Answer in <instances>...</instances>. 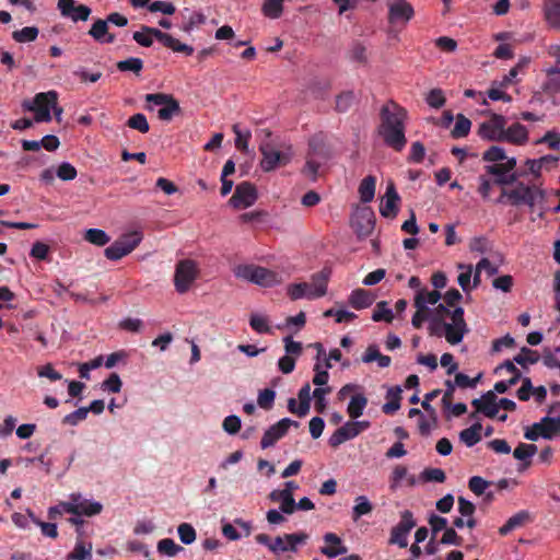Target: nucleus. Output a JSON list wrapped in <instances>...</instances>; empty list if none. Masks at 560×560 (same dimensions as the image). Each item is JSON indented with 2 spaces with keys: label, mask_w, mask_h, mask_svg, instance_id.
I'll use <instances>...</instances> for the list:
<instances>
[{
  "label": "nucleus",
  "mask_w": 560,
  "mask_h": 560,
  "mask_svg": "<svg viewBox=\"0 0 560 560\" xmlns=\"http://www.w3.org/2000/svg\"><path fill=\"white\" fill-rule=\"evenodd\" d=\"M541 423L545 431L550 435V440L555 436H560V416L541 418Z\"/></svg>",
  "instance_id": "51"
},
{
  "label": "nucleus",
  "mask_w": 560,
  "mask_h": 560,
  "mask_svg": "<svg viewBox=\"0 0 560 560\" xmlns=\"http://www.w3.org/2000/svg\"><path fill=\"white\" fill-rule=\"evenodd\" d=\"M89 35L100 43L112 44L115 42V35L108 34V23L106 20L97 19L90 28Z\"/></svg>",
  "instance_id": "27"
},
{
  "label": "nucleus",
  "mask_w": 560,
  "mask_h": 560,
  "mask_svg": "<svg viewBox=\"0 0 560 560\" xmlns=\"http://www.w3.org/2000/svg\"><path fill=\"white\" fill-rule=\"evenodd\" d=\"M499 369H505L508 372L513 373V376L508 381H499L494 384L493 392L504 394L508 392L510 387L516 385L520 382V380L522 378V373L510 360L504 361L500 366H498L497 370Z\"/></svg>",
  "instance_id": "22"
},
{
  "label": "nucleus",
  "mask_w": 560,
  "mask_h": 560,
  "mask_svg": "<svg viewBox=\"0 0 560 560\" xmlns=\"http://www.w3.org/2000/svg\"><path fill=\"white\" fill-rule=\"evenodd\" d=\"M276 392L270 388H265L259 392L257 404L261 409L270 410L273 406Z\"/></svg>",
  "instance_id": "59"
},
{
  "label": "nucleus",
  "mask_w": 560,
  "mask_h": 560,
  "mask_svg": "<svg viewBox=\"0 0 560 560\" xmlns=\"http://www.w3.org/2000/svg\"><path fill=\"white\" fill-rule=\"evenodd\" d=\"M457 268L465 270L464 272L459 273V276L457 278L458 284L465 292L470 291L471 290L470 281H471L472 266L465 265V264H458Z\"/></svg>",
  "instance_id": "54"
},
{
  "label": "nucleus",
  "mask_w": 560,
  "mask_h": 560,
  "mask_svg": "<svg viewBox=\"0 0 560 560\" xmlns=\"http://www.w3.org/2000/svg\"><path fill=\"white\" fill-rule=\"evenodd\" d=\"M351 224L359 237H366L374 230L375 215L370 208L359 209L352 217Z\"/></svg>",
  "instance_id": "14"
},
{
  "label": "nucleus",
  "mask_w": 560,
  "mask_h": 560,
  "mask_svg": "<svg viewBox=\"0 0 560 560\" xmlns=\"http://www.w3.org/2000/svg\"><path fill=\"white\" fill-rule=\"evenodd\" d=\"M481 430H482V424L479 421H477L469 428L460 431L459 440L466 446L471 447L481 441V434H480Z\"/></svg>",
  "instance_id": "30"
},
{
  "label": "nucleus",
  "mask_w": 560,
  "mask_h": 560,
  "mask_svg": "<svg viewBox=\"0 0 560 560\" xmlns=\"http://www.w3.org/2000/svg\"><path fill=\"white\" fill-rule=\"evenodd\" d=\"M299 488L294 481H287L284 489L273 490L269 494L272 502H280V511L284 514H292L296 510L295 500L293 497L294 490Z\"/></svg>",
  "instance_id": "11"
},
{
  "label": "nucleus",
  "mask_w": 560,
  "mask_h": 560,
  "mask_svg": "<svg viewBox=\"0 0 560 560\" xmlns=\"http://www.w3.org/2000/svg\"><path fill=\"white\" fill-rule=\"evenodd\" d=\"M506 159V154L503 148L492 145L482 154V160L487 162L501 163Z\"/></svg>",
  "instance_id": "60"
},
{
  "label": "nucleus",
  "mask_w": 560,
  "mask_h": 560,
  "mask_svg": "<svg viewBox=\"0 0 560 560\" xmlns=\"http://www.w3.org/2000/svg\"><path fill=\"white\" fill-rule=\"evenodd\" d=\"M89 415V409L85 407H80L77 410L68 413L63 417L62 423L69 425H78L81 421L85 420Z\"/></svg>",
  "instance_id": "58"
},
{
  "label": "nucleus",
  "mask_w": 560,
  "mask_h": 560,
  "mask_svg": "<svg viewBox=\"0 0 560 560\" xmlns=\"http://www.w3.org/2000/svg\"><path fill=\"white\" fill-rule=\"evenodd\" d=\"M58 9L62 16L70 18L73 22L86 21L91 14L88 5H77L74 0H58Z\"/></svg>",
  "instance_id": "17"
},
{
  "label": "nucleus",
  "mask_w": 560,
  "mask_h": 560,
  "mask_svg": "<svg viewBox=\"0 0 560 560\" xmlns=\"http://www.w3.org/2000/svg\"><path fill=\"white\" fill-rule=\"evenodd\" d=\"M56 101H58V93L56 91L40 92L34 96L33 101H23L22 107L25 110L50 109Z\"/></svg>",
  "instance_id": "20"
},
{
  "label": "nucleus",
  "mask_w": 560,
  "mask_h": 560,
  "mask_svg": "<svg viewBox=\"0 0 560 560\" xmlns=\"http://www.w3.org/2000/svg\"><path fill=\"white\" fill-rule=\"evenodd\" d=\"M331 271L328 268H324L320 271L312 275L311 277V289L308 291V300L322 298L327 293V284L330 278Z\"/></svg>",
  "instance_id": "19"
},
{
  "label": "nucleus",
  "mask_w": 560,
  "mask_h": 560,
  "mask_svg": "<svg viewBox=\"0 0 560 560\" xmlns=\"http://www.w3.org/2000/svg\"><path fill=\"white\" fill-rule=\"evenodd\" d=\"M400 201V196L398 195L395 184L389 182L386 187V192L383 198V201L380 206V212L384 218H395L398 212V203Z\"/></svg>",
  "instance_id": "18"
},
{
  "label": "nucleus",
  "mask_w": 560,
  "mask_h": 560,
  "mask_svg": "<svg viewBox=\"0 0 560 560\" xmlns=\"http://www.w3.org/2000/svg\"><path fill=\"white\" fill-rule=\"evenodd\" d=\"M540 357L537 351L532 350L527 347L521 348L518 354H516L513 359V363H517L523 368H526L527 364H535L539 361Z\"/></svg>",
  "instance_id": "38"
},
{
  "label": "nucleus",
  "mask_w": 560,
  "mask_h": 560,
  "mask_svg": "<svg viewBox=\"0 0 560 560\" xmlns=\"http://www.w3.org/2000/svg\"><path fill=\"white\" fill-rule=\"evenodd\" d=\"M283 0H265L262 4V13L269 19H278L283 11Z\"/></svg>",
  "instance_id": "46"
},
{
  "label": "nucleus",
  "mask_w": 560,
  "mask_h": 560,
  "mask_svg": "<svg viewBox=\"0 0 560 560\" xmlns=\"http://www.w3.org/2000/svg\"><path fill=\"white\" fill-rule=\"evenodd\" d=\"M259 151L262 155L260 166L265 172H271L279 166H284L291 160L290 154L280 152L268 141L260 143Z\"/></svg>",
  "instance_id": "8"
},
{
  "label": "nucleus",
  "mask_w": 560,
  "mask_h": 560,
  "mask_svg": "<svg viewBox=\"0 0 560 560\" xmlns=\"http://www.w3.org/2000/svg\"><path fill=\"white\" fill-rule=\"evenodd\" d=\"M331 392L330 387H317L313 392V397L315 398V409L317 412L323 413L326 409L327 401L325 399V395Z\"/></svg>",
  "instance_id": "63"
},
{
  "label": "nucleus",
  "mask_w": 560,
  "mask_h": 560,
  "mask_svg": "<svg viewBox=\"0 0 560 560\" xmlns=\"http://www.w3.org/2000/svg\"><path fill=\"white\" fill-rule=\"evenodd\" d=\"M376 178L375 176L369 175L364 177L359 186L360 200L363 203L371 202L375 196Z\"/></svg>",
  "instance_id": "31"
},
{
  "label": "nucleus",
  "mask_w": 560,
  "mask_h": 560,
  "mask_svg": "<svg viewBox=\"0 0 560 560\" xmlns=\"http://www.w3.org/2000/svg\"><path fill=\"white\" fill-rule=\"evenodd\" d=\"M420 478L424 482H444L446 479V475L443 469L441 468H425L421 475Z\"/></svg>",
  "instance_id": "55"
},
{
  "label": "nucleus",
  "mask_w": 560,
  "mask_h": 560,
  "mask_svg": "<svg viewBox=\"0 0 560 560\" xmlns=\"http://www.w3.org/2000/svg\"><path fill=\"white\" fill-rule=\"evenodd\" d=\"M234 273L237 278L262 287H272L279 283L277 272L260 266L240 265L235 268Z\"/></svg>",
  "instance_id": "3"
},
{
  "label": "nucleus",
  "mask_w": 560,
  "mask_h": 560,
  "mask_svg": "<svg viewBox=\"0 0 560 560\" xmlns=\"http://www.w3.org/2000/svg\"><path fill=\"white\" fill-rule=\"evenodd\" d=\"M528 140L527 128L520 124H512L509 128H503L502 141L510 142L516 145L525 144Z\"/></svg>",
  "instance_id": "23"
},
{
  "label": "nucleus",
  "mask_w": 560,
  "mask_h": 560,
  "mask_svg": "<svg viewBox=\"0 0 560 560\" xmlns=\"http://www.w3.org/2000/svg\"><path fill=\"white\" fill-rule=\"evenodd\" d=\"M425 101L430 107L438 109V108H441L442 106H444L446 98L441 89H432L428 93Z\"/></svg>",
  "instance_id": "61"
},
{
  "label": "nucleus",
  "mask_w": 560,
  "mask_h": 560,
  "mask_svg": "<svg viewBox=\"0 0 560 560\" xmlns=\"http://www.w3.org/2000/svg\"><path fill=\"white\" fill-rule=\"evenodd\" d=\"M323 539L327 546L322 547L320 552L326 557L336 558L347 553L348 548L342 544L341 538L335 533H326Z\"/></svg>",
  "instance_id": "21"
},
{
  "label": "nucleus",
  "mask_w": 560,
  "mask_h": 560,
  "mask_svg": "<svg viewBox=\"0 0 560 560\" xmlns=\"http://www.w3.org/2000/svg\"><path fill=\"white\" fill-rule=\"evenodd\" d=\"M373 511V504L365 495L355 498V504L352 508V520L355 522L361 516L368 515Z\"/></svg>",
  "instance_id": "37"
},
{
  "label": "nucleus",
  "mask_w": 560,
  "mask_h": 560,
  "mask_svg": "<svg viewBox=\"0 0 560 560\" xmlns=\"http://www.w3.org/2000/svg\"><path fill=\"white\" fill-rule=\"evenodd\" d=\"M476 412L482 413L487 418L494 419L499 413L498 397L494 392L488 390L480 398L471 401Z\"/></svg>",
  "instance_id": "16"
},
{
  "label": "nucleus",
  "mask_w": 560,
  "mask_h": 560,
  "mask_svg": "<svg viewBox=\"0 0 560 560\" xmlns=\"http://www.w3.org/2000/svg\"><path fill=\"white\" fill-rule=\"evenodd\" d=\"M256 199L257 190L255 186L249 182H242L236 186L235 191L230 198L229 202L236 209H245L253 206Z\"/></svg>",
  "instance_id": "13"
},
{
  "label": "nucleus",
  "mask_w": 560,
  "mask_h": 560,
  "mask_svg": "<svg viewBox=\"0 0 560 560\" xmlns=\"http://www.w3.org/2000/svg\"><path fill=\"white\" fill-rule=\"evenodd\" d=\"M142 234L140 232H131L122 235L105 248V257L109 260H119L130 254L141 242Z\"/></svg>",
  "instance_id": "6"
},
{
  "label": "nucleus",
  "mask_w": 560,
  "mask_h": 560,
  "mask_svg": "<svg viewBox=\"0 0 560 560\" xmlns=\"http://www.w3.org/2000/svg\"><path fill=\"white\" fill-rule=\"evenodd\" d=\"M524 438L529 441H537L539 438L550 440V435L545 431L541 421L534 423L524 432Z\"/></svg>",
  "instance_id": "53"
},
{
  "label": "nucleus",
  "mask_w": 560,
  "mask_h": 560,
  "mask_svg": "<svg viewBox=\"0 0 560 560\" xmlns=\"http://www.w3.org/2000/svg\"><path fill=\"white\" fill-rule=\"evenodd\" d=\"M249 326L258 334H271L269 320L266 316L259 314H252L249 318Z\"/></svg>",
  "instance_id": "47"
},
{
  "label": "nucleus",
  "mask_w": 560,
  "mask_h": 560,
  "mask_svg": "<svg viewBox=\"0 0 560 560\" xmlns=\"http://www.w3.org/2000/svg\"><path fill=\"white\" fill-rule=\"evenodd\" d=\"M287 551L296 552L298 545H303L307 541L308 535L304 532L284 534Z\"/></svg>",
  "instance_id": "45"
},
{
  "label": "nucleus",
  "mask_w": 560,
  "mask_h": 560,
  "mask_svg": "<svg viewBox=\"0 0 560 560\" xmlns=\"http://www.w3.org/2000/svg\"><path fill=\"white\" fill-rule=\"evenodd\" d=\"M127 126L142 133H147L150 130L147 117L141 113L135 114L131 117H129V119L127 120Z\"/></svg>",
  "instance_id": "52"
},
{
  "label": "nucleus",
  "mask_w": 560,
  "mask_h": 560,
  "mask_svg": "<svg viewBox=\"0 0 560 560\" xmlns=\"http://www.w3.org/2000/svg\"><path fill=\"white\" fill-rule=\"evenodd\" d=\"M199 268L195 260L183 259L176 264L174 285L178 293H186L198 278Z\"/></svg>",
  "instance_id": "5"
},
{
  "label": "nucleus",
  "mask_w": 560,
  "mask_h": 560,
  "mask_svg": "<svg viewBox=\"0 0 560 560\" xmlns=\"http://www.w3.org/2000/svg\"><path fill=\"white\" fill-rule=\"evenodd\" d=\"M311 284L307 282L293 283L288 287V295L291 300H300L302 298L308 299V291Z\"/></svg>",
  "instance_id": "50"
},
{
  "label": "nucleus",
  "mask_w": 560,
  "mask_h": 560,
  "mask_svg": "<svg viewBox=\"0 0 560 560\" xmlns=\"http://www.w3.org/2000/svg\"><path fill=\"white\" fill-rule=\"evenodd\" d=\"M386 398L389 400L383 405L382 410L386 415H393L400 408V399H401L400 386L390 387L387 392Z\"/></svg>",
  "instance_id": "32"
},
{
  "label": "nucleus",
  "mask_w": 560,
  "mask_h": 560,
  "mask_svg": "<svg viewBox=\"0 0 560 560\" xmlns=\"http://www.w3.org/2000/svg\"><path fill=\"white\" fill-rule=\"evenodd\" d=\"M505 126L506 118L503 115L491 113L490 119L479 125L477 133L481 139L501 142Z\"/></svg>",
  "instance_id": "9"
},
{
  "label": "nucleus",
  "mask_w": 560,
  "mask_h": 560,
  "mask_svg": "<svg viewBox=\"0 0 560 560\" xmlns=\"http://www.w3.org/2000/svg\"><path fill=\"white\" fill-rule=\"evenodd\" d=\"M529 521V513L527 511H520L511 516L505 524L500 527L499 533L502 536L508 535L512 530L524 526Z\"/></svg>",
  "instance_id": "29"
},
{
  "label": "nucleus",
  "mask_w": 560,
  "mask_h": 560,
  "mask_svg": "<svg viewBox=\"0 0 560 560\" xmlns=\"http://www.w3.org/2000/svg\"><path fill=\"white\" fill-rule=\"evenodd\" d=\"M84 238L89 243L97 245V246H104L110 240L109 236L106 234V232L103 230H100V229H89L85 232Z\"/></svg>",
  "instance_id": "48"
},
{
  "label": "nucleus",
  "mask_w": 560,
  "mask_h": 560,
  "mask_svg": "<svg viewBox=\"0 0 560 560\" xmlns=\"http://www.w3.org/2000/svg\"><path fill=\"white\" fill-rule=\"evenodd\" d=\"M419 298L423 306H427L428 304L435 305L441 300L442 295L438 290L428 291L427 289H420L417 291L415 299Z\"/></svg>",
  "instance_id": "57"
},
{
  "label": "nucleus",
  "mask_w": 560,
  "mask_h": 560,
  "mask_svg": "<svg viewBox=\"0 0 560 560\" xmlns=\"http://www.w3.org/2000/svg\"><path fill=\"white\" fill-rule=\"evenodd\" d=\"M407 110L394 101L384 104L380 112L378 135L384 143L397 152L402 151L406 138Z\"/></svg>",
  "instance_id": "2"
},
{
  "label": "nucleus",
  "mask_w": 560,
  "mask_h": 560,
  "mask_svg": "<svg viewBox=\"0 0 560 560\" xmlns=\"http://www.w3.org/2000/svg\"><path fill=\"white\" fill-rule=\"evenodd\" d=\"M544 197V191L537 187H530L522 182H518L514 189L510 190L509 202L512 206L526 205L533 208L536 203V197Z\"/></svg>",
  "instance_id": "10"
},
{
  "label": "nucleus",
  "mask_w": 560,
  "mask_h": 560,
  "mask_svg": "<svg viewBox=\"0 0 560 560\" xmlns=\"http://www.w3.org/2000/svg\"><path fill=\"white\" fill-rule=\"evenodd\" d=\"M375 296L368 290L355 289L349 295V304L355 310H363L373 304Z\"/></svg>",
  "instance_id": "28"
},
{
  "label": "nucleus",
  "mask_w": 560,
  "mask_h": 560,
  "mask_svg": "<svg viewBox=\"0 0 560 560\" xmlns=\"http://www.w3.org/2000/svg\"><path fill=\"white\" fill-rule=\"evenodd\" d=\"M471 127V121L465 117L463 114H458L456 117L455 126L451 132L452 137L455 139L466 137Z\"/></svg>",
  "instance_id": "43"
},
{
  "label": "nucleus",
  "mask_w": 560,
  "mask_h": 560,
  "mask_svg": "<svg viewBox=\"0 0 560 560\" xmlns=\"http://www.w3.org/2000/svg\"><path fill=\"white\" fill-rule=\"evenodd\" d=\"M153 32H162L159 28L141 25L140 31L132 35L133 40L142 47H151L155 35Z\"/></svg>",
  "instance_id": "35"
},
{
  "label": "nucleus",
  "mask_w": 560,
  "mask_h": 560,
  "mask_svg": "<svg viewBox=\"0 0 560 560\" xmlns=\"http://www.w3.org/2000/svg\"><path fill=\"white\" fill-rule=\"evenodd\" d=\"M116 67L121 72L131 71L135 74L139 75L141 70L143 69V61L137 57H130L125 60H120L116 63Z\"/></svg>",
  "instance_id": "44"
},
{
  "label": "nucleus",
  "mask_w": 560,
  "mask_h": 560,
  "mask_svg": "<svg viewBox=\"0 0 560 560\" xmlns=\"http://www.w3.org/2000/svg\"><path fill=\"white\" fill-rule=\"evenodd\" d=\"M415 15L412 5L406 0L388 2V22L390 24L408 23Z\"/></svg>",
  "instance_id": "15"
},
{
  "label": "nucleus",
  "mask_w": 560,
  "mask_h": 560,
  "mask_svg": "<svg viewBox=\"0 0 560 560\" xmlns=\"http://www.w3.org/2000/svg\"><path fill=\"white\" fill-rule=\"evenodd\" d=\"M298 397L300 400L298 406V416L303 418L308 413L311 408V385L308 383L304 384L300 388Z\"/></svg>",
  "instance_id": "36"
},
{
  "label": "nucleus",
  "mask_w": 560,
  "mask_h": 560,
  "mask_svg": "<svg viewBox=\"0 0 560 560\" xmlns=\"http://www.w3.org/2000/svg\"><path fill=\"white\" fill-rule=\"evenodd\" d=\"M39 30L36 26H25L12 33V38L16 43L34 42L38 36Z\"/></svg>",
  "instance_id": "42"
},
{
  "label": "nucleus",
  "mask_w": 560,
  "mask_h": 560,
  "mask_svg": "<svg viewBox=\"0 0 560 560\" xmlns=\"http://www.w3.org/2000/svg\"><path fill=\"white\" fill-rule=\"evenodd\" d=\"M183 550V547L177 545L171 538L161 539L158 542V551L162 555H166L168 557H175L179 551Z\"/></svg>",
  "instance_id": "49"
},
{
  "label": "nucleus",
  "mask_w": 560,
  "mask_h": 560,
  "mask_svg": "<svg viewBox=\"0 0 560 560\" xmlns=\"http://www.w3.org/2000/svg\"><path fill=\"white\" fill-rule=\"evenodd\" d=\"M60 506L66 513L74 516H95L103 511L102 503L82 498L80 493L70 494L68 502H61Z\"/></svg>",
  "instance_id": "4"
},
{
  "label": "nucleus",
  "mask_w": 560,
  "mask_h": 560,
  "mask_svg": "<svg viewBox=\"0 0 560 560\" xmlns=\"http://www.w3.org/2000/svg\"><path fill=\"white\" fill-rule=\"evenodd\" d=\"M155 35V39L163 44V46L172 49L174 52H182L186 56H191L194 52V47L180 43L178 39L174 38L171 34L164 32H153Z\"/></svg>",
  "instance_id": "24"
},
{
  "label": "nucleus",
  "mask_w": 560,
  "mask_h": 560,
  "mask_svg": "<svg viewBox=\"0 0 560 560\" xmlns=\"http://www.w3.org/2000/svg\"><path fill=\"white\" fill-rule=\"evenodd\" d=\"M68 560H91L92 559V544L84 542L78 538L73 550L67 556Z\"/></svg>",
  "instance_id": "34"
},
{
  "label": "nucleus",
  "mask_w": 560,
  "mask_h": 560,
  "mask_svg": "<svg viewBox=\"0 0 560 560\" xmlns=\"http://www.w3.org/2000/svg\"><path fill=\"white\" fill-rule=\"evenodd\" d=\"M372 319L374 322H385L388 324L393 322L394 314L393 311L388 307V303L386 301H380L376 303L372 314Z\"/></svg>",
  "instance_id": "40"
},
{
  "label": "nucleus",
  "mask_w": 560,
  "mask_h": 560,
  "mask_svg": "<svg viewBox=\"0 0 560 560\" xmlns=\"http://www.w3.org/2000/svg\"><path fill=\"white\" fill-rule=\"evenodd\" d=\"M416 525L412 512L409 510L402 511L400 513V521L390 530L388 544L406 548L408 546V535Z\"/></svg>",
  "instance_id": "7"
},
{
  "label": "nucleus",
  "mask_w": 560,
  "mask_h": 560,
  "mask_svg": "<svg viewBox=\"0 0 560 560\" xmlns=\"http://www.w3.org/2000/svg\"><path fill=\"white\" fill-rule=\"evenodd\" d=\"M56 174L61 180H72L77 177L78 172L72 164L62 162L58 166Z\"/></svg>",
  "instance_id": "64"
},
{
  "label": "nucleus",
  "mask_w": 560,
  "mask_h": 560,
  "mask_svg": "<svg viewBox=\"0 0 560 560\" xmlns=\"http://www.w3.org/2000/svg\"><path fill=\"white\" fill-rule=\"evenodd\" d=\"M177 533L180 541L185 545H190L196 540V530L192 525L188 523L179 524Z\"/></svg>",
  "instance_id": "56"
},
{
  "label": "nucleus",
  "mask_w": 560,
  "mask_h": 560,
  "mask_svg": "<svg viewBox=\"0 0 560 560\" xmlns=\"http://www.w3.org/2000/svg\"><path fill=\"white\" fill-rule=\"evenodd\" d=\"M544 16L551 28L560 31V0H544Z\"/></svg>",
  "instance_id": "25"
},
{
  "label": "nucleus",
  "mask_w": 560,
  "mask_h": 560,
  "mask_svg": "<svg viewBox=\"0 0 560 560\" xmlns=\"http://www.w3.org/2000/svg\"><path fill=\"white\" fill-rule=\"evenodd\" d=\"M355 436H358V431H354V428L351 425V421H348L331 434L328 443L331 447L336 448L346 441L352 440Z\"/></svg>",
  "instance_id": "26"
},
{
  "label": "nucleus",
  "mask_w": 560,
  "mask_h": 560,
  "mask_svg": "<svg viewBox=\"0 0 560 560\" xmlns=\"http://www.w3.org/2000/svg\"><path fill=\"white\" fill-rule=\"evenodd\" d=\"M368 406V398L363 394H355L351 397L347 412L351 419H358L363 415Z\"/></svg>",
  "instance_id": "33"
},
{
  "label": "nucleus",
  "mask_w": 560,
  "mask_h": 560,
  "mask_svg": "<svg viewBox=\"0 0 560 560\" xmlns=\"http://www.w3.org/2000/svg\"><path fill=\"white\" fill-rule=\"evenodd\" d=\"M417 312L411 318V324L416 329H420L424 322L428 324V332L431 337H444L452 345H458L469 332V327L464 318L465 311L463 307L451 310L444 304H439L433 311L428 306H423L419 299L413 300Z\"/></svg>",
  "instance_id": "1"
},
{
  "label": "nucleus",
  "mask_w": 560,
  "mask_h": 560,
  "mask_svg": "<svg viewBox=\"0 0 560 560\" xmlns=\"http://www.w3.org/2000/svg\"><path fill=\"white\" fill-rule=\"evenodd\" d=\"M537 453V446L535 444L520 443L513 451V456L518 459L526 462L525 466H529L530 459Z\"/></svg>",
  "instance_id": "41"
},
{
  "label": "nucleus",
  "mask_w": 560,
  "mask_h": 560,
  "mask_svg": "<svg viewBox=\"0 0 560 560\" xmlns=\"http://www.w3.org/2000/svg\"><path fill=\"white\" fill-rule=\"evenodd\" d=\"M354 101V94L351 91L340 93L336 98V110L346 113Z\"/></svg>",
  "instance_id": "62"
},
{
  "label": "nucleus",
  "mask_w": 560,
  "mask_h": 560,
  "mask_svg": "<svg viewBox=\"0 0 560 560\" xmlns=\"http://www.w3.org/2000/svg\"><path fill=\"white\" fill-rule=\"evenodd\" d=\"M180 112L182 108L178 101L173 97L170 102H167V104L159 109L158 117L163 121H170L174 116L179 115Z\"/></svg>",
  "instance_id": "39"
},
{
  "label": "nucleus",
  "mask_w": 560,
  "mask_h": 560,
  "mask_svg": "<svg viewBox=\"0 0 560 560\" xmlns=\"http://www.w3.org/2000/svg\"><path fill=\"white\" fill-rule=\"evenodd\" d=\"M290 427H299V422L289 418H283L277 423L272 424L264 433L260 446L261 448H268L273 446L280 439H282L289 431Z\"/></svg>",
  "instance_id": "12"
}]
</instances>
